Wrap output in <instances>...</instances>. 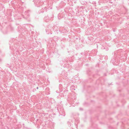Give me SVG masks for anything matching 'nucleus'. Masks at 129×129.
Returning <instances> with one entry per match:
<instances>
[{"mask_svg":"<svg viewBox=\"0 0 129 129\" xmlns=\"http://www.w3.org/2000/svg\"><path fill=\"white\" fill-rule=\"evenodd\" d=\"M80 110H82V109L81 108H80Z\"/></svg>","mask_w":129,"mask_h":129,"instance_id":"obj_5","label":"nucleus"},{"mask_svg":"<svg viewBox=\"0 0 129 129\" xmlns=\"http://www.w3.org/2000/svg\"><path fill=\"white\" fill-rule=\"evenodd\" d=\"M53 17V15H52L50 16L49 15H48L46 16L44 18V20L46 22H48L49 20H50V19Z\"/></svg>","mask_w":129,"mask_h":129,"instance_id":"obj_1","label":"nucleus"},{"mask_svg":"<svg viewBox=\"0 0 129 129\" xmlns=\"http://www.w3.org/2000/svg\"><path fill=\"white\" fill-rule=\"evenodd\" d=\"M77 121H78L77 122H78L79 121H78V120H77Z\"/></svg>","mask_w":129,"mask_h":129,"instance_id":"obj_9","label":"nucleus"},{"mask_svg":"<svg viewBox=\"0 0 129 129\" xmlns=\"http://www.w3.org/2000/svg\"><path fill=\"white\" fill-rule=\"evenodd\" d=\"M63 115L64 116H65V115Z\"/></svg>","mask_w":129,"mask_h":129,"instance_id":"obj_8","label":"nucleus"},{"mask_svg":"<svg viewBox=\"0 0 129 129\" xmlns=\"http://www.w3.org/2000/svg\"><path fill=\"white\" fill-rule=\"evenodd\" d=\"M50 32V30H49L48 29H46V32L47 34H49V32Z\"/></svg>","mask_w":129,"mask_h":129,"instance_id":"obj_3","label":"nucleus"},{"mask_svg":"<svg viewBox=\"0 0 129 129\" xmlns=\"http://www.w3.org/2000/svg\"><path fill=\"white\" fill-rule=\"evenodd\" d=\"M47 10V8L46 7H45L44 8L42 9L40 11H39V12L40 13H43L44 10L45 11H46Z\"/></svg>","mask_w":129,"mask_h":129,"instance_id":"obj_2","label":"nucleus"},{"mask_svg":"<svg viewBox=\"0 0 129 129\" xmlns=\"http://www.w3.org/2000/svg\"><path fill=\"white\" fill-rule=\"evenodd\" d=\"M38 87H37V89H38Z\"/></svg>","mask_w":129,"mask_h":129,"instance_id":"obj_6","label":"nucleus"},{"mask_svg":"<svg viewBox=\"0 0 129 129\" xmlns=\"http://www.w3.org/2000/svg\"><path fill=\"white\" fill-rule=\"evenodd\" d=\"M50 34H52V33H51V32H50Z\"/></svg>","mask_w":129,"mask_h":129,"instance_id":"obj_7","label":"nucleus"},{"mask_svg":"<svg viewBox=\"0 0 129 129\" xmlns=\"http://www.w3.org/2000/svg\"><path fill=\"white\" fill-rule=\"evenodd\" d=\"M27 17H28L29 16V15L28 14H27Z\"/></svg>","mask_w":129,"mask_h":129,"instance_id":"obj_4","label":"nucleus"}]
</instances>
